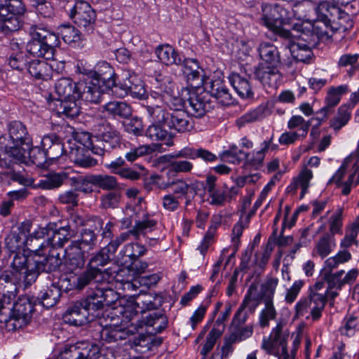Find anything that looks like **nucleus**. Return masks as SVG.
<instances>
[{
    "label": "nucleus",
    "instance_id": "24",
    "mask_svg": "<svg viewBox=\"0 0 359 359\" xmlns=\"http://www.w3.org/2000/svg\"><path fill=\"white\" fill-rule=\"evenodd\" d=\"M116 282V287L123 291L134 292L142 285L138 277L130 274V269L121 268L113 277Z\"/></svg>",
    "mask_w": 359,
    "mask_h": 359
},
{
    "label": "nucleus",
    "instance_id": "17",
    "mask_svg": "<svg viewBox=\"0 0 359 359\" xmlns=\"http://www.w3.org/2000/svg\"><path fill=\"white\" fill-rule=\"evenodd\" d=\"M86 255L87 253L81 250L76 243H71L65 251V270L72 273L83 269L86 264Z\"/></svg>",
    "mask_w": 359,
    "mask_h": 359
},
{
    "label": "nucleus",
    "instance_id": "39",
    "mask_svg": "<svg viewBox=\"0 0 359 359\" xmlns=\"http://www.w3.org/2000/svg\"><path fill=\"white\" fill-rule=\"evenodd\" d=\"M135 320H137V322H135L137 329L139 327H142V323H144L146 326L153 327V330L155 332H161L167 326V320L165 317L158 312H152L148 313L144 317L142 321L140 323H139V315L137 314Z\"/></svg>",
    "mask_w": 359,
    "mask_h": 359
},
{
    "label": "nucleus",
    "instance_id": "42",
    "mask_svg": "<svg viewBox=\"0 0 359 359\" xmlns=\"http://www.w3.org/2000/svg\"><path fill=\"white\" fill-rule=\"evenodd\" d=\"M97 73L98 78L94 79L106 85V88L110 89L115 85V73L113 67L107 62H100L97 65Z\"/></svg>",
    "mask_w": 359,
    "mask_h": 359
},
{
    "label": "nucleus",
    "instance_id": "59",
    "mask_svg": "<svg viewBox=\"0 0 359 359\" xmlns=\"http://www.w3.org/2000/svg\"><path fill=\"white\" fill-rule=\"evenodd\" d=\"M210 95L222 105H229L232 102V97L229 90L222 84H213L210 90Z\"/></svg>",
    "mask_w": 359,
    "mask_h": 359
},
{
    "label": "nucleus",
    "instance_id": "18",
    "mask_svg": "<svg viewBox=\"0 0 359 359\" xmlns=\"http://www.w3.org/2000/svg\"><path fill=\"white\" fill-rule=\"evenodd\" d=\"M187 82L193 88H199L204 84L203 69L196 59L185 58L180 65Z\"/></svg>",
    "mask_w": 359,
    "mask_h": 359
},
{
    "label": "nucleus",
    "instance_id": "58",
    "mask_svg": "<svg viewBox=\"0 0 359 359\" xmlns=\"http://www.w3.org/2000/svg\"><path fill=\"white\" fill-rule=\"evenodd\" d=\"M311 126V121H305V119L299 115L292 116L287 122V128L292 130L297 129V134L300 135L302 138L307 135Z\"/></svg>",
    "mask_w": 359,
    "mask_h": 359
},
{
    "label": "nucleus",
    "instance_id": "56",
    "mask_svg": "<svg viewBox=\"0 0 359 359\" xmlns=\"http://www.w3.org/2000/svg\"><path fill=\"white\" fill-rule=\"evenodd\" d=\"M104 109L113 116L128 117L131 114V108L123 102L111 101L104 105Z\"/></svg>",
    "mask_w": 359,
    "mask_h": 359
},
{
    "label": "nucleus",
    "instance_id": "15",
    "mask_svg": "<svg viewBox=\"0 0 359 359\" xmlns=\"http://www.w3.org/2000/svg\"><path fill=\"white\" fill-rule=\"evenodd\" d=\"M189 105L187 106V113L191 116L201 118L212 109L210 95L206 91L201 93L189 91L187 97Z\"/></svg>",
    "mask_w": 359,
    "mask_h": 359
},
{
    "label": "nucleus",
    "instance_id": "62",
    "mask_svg": "<svg viewBox=\"0 0 359 359\" xmlns=\"http://www.w3.org/2000/svg\"><path fill=\"white\" fill-rule=\"evenodd\" d=\"M278 284V278L268 276L264 283L262 285V297L265 301H271L273 297L276 287Z\"/></svg>",
    "mask_w": 359,
    "mask_h": 359
},
{
    "label": "nucleus",
    "instance_id": "19",
    "mask_svg": "<svg viewBox=\"0 0 359 359\" xmlns=\"http://www.w3.org/2000/svg\"><path fill=\"white\" fill-rule=\"evenodd\" d=\"M174 88V83L170 81L168 79H164L158 83L154 89L151 91L150 95L147 97L148 104L147 106L160 105L163 101H167L173 93Z\"/></svg>",
    "mask_w": 359,
    "mask_h": 359
},
{
    "label": "nucleus",
    "instance_id": "64",
    "mask_svg": "<svg viewBox=\"0 0 359 359\" xmlns=\"http://www.w3.org/2000/svg\"><path fill=\"white\" fill-rule=\"evenodd\" d=\"M30 6L36 12L44 18H50L53 15V8L48 0H29Z\"/></svg>",
    "mask_w": 359,
    "mask_h": 359
},
{
    "label": "nucleus",
    "instance_id": "31",
    "mask_svg": "<svg viewBox=\"0 0 359 359\" xmlns=\"http://www.w3.org/2000/svg\"><path fill=\"white\" fill-rule=\"evenodd\" d=\"M88 274L81 273L78 276L70 275L69 277L61 278L57 286L60 289V292L62 290L69 291L73 289L81 290L85 287L90 284Z\"/></svg>",
    "mask_w": 359,
    "mask_h": 359
},
{
    "label": "nucleus",
    "instance_id": "60",
    "mask_svg": "<svg viewBox=\"0 0 359 359\" xmlns=\"http://www.w3.org/2000/svg\"><path fill=\"white\" fill-rule=\"evenodd\" d=\"M253 334V326H238L232 327V331L229 336V341L231 343L241 342L250 338Z\"/></svg>",
    "mask_w": 359,
    "mask_h": 359
},
{
    "label": "nucleus",
    "instance_id": "35",
    "mask_svg": "<svg viewBox=\"0 0 359 359\" xmlns=\"http://www.w3.org/2000/svg\"><path fill=\"white\" fill-rule=\"evenodd\" d=\"M269 114L268 107L265 104H261L255 109L248 111L236 121V124L238 128L245 127L246 125L259 121Z\"/></svg>",
    "mask_w": 359,
    "mask_h": 359
},
{
    "label": "nucleus",
    "instance_id": "25",
    "mask_svg": "<svg viewBox=\"0 0 359 359\" xmlns=\"http://www.w3.org/2000/svg\"><path fill=\"white\" fill-rule=\"evenodd\" d=\"M154 53L158 61L166 66L180 65L182 59L175 49L168 43L160 44L156 47Z\"/></svg>",
    "mask_w": 359,
    "mask_h": 359
},
{
    "label": "nucleus",
    "instance_id": "43",
    "mask_svg": "<svg viewBox=\"0 0 359 359\" xmlns=\"http://www.w3.org/2000/svg\"><path fill=\"white\" fill-rule=\"evenodd\" d=\"M76 87L77 83H74L70 78H61L56 82L55 90L59 99L76 97Z\"/></svg>",
    "mask_w": 359,
    "mask_h": 359
},
{
    "label": "nucleus",
    "instance_id": "46",
    "mask_svg": "<svg viewBox=\"0 0 359 359\" xmlns=\"http://www.w3.org/2000/svg\"><path fill=\"white\" fill-rule=\"evenodd\" d=\"M26 48L27 53L31 56L36 57H44L46 60H49L52 57L50 53L43 46L41 40L37 39L35 31L33 33L32 39L27 43Z\"/></svg>",
    "mask_w": 359,
    "mask_h": 359
},
{
    "label": "nucleus",
    "instance_id": "29",
    "mask_svg": "<svg viewBox=\"0 0 359 359\" xmlns=\"http://www.w3.org/2000/svg\"><path fill=\"white\" fill-rule=\"evenodd\" d=\"M154 182L158 185V187L161 189H165L170 187L171 185H174L173 194H180L185 198H187L189 194H193V196H195L197 194V190L201 185V183L197 181L191 184H187L183 180L161 183L154 181Z\"/></svg>",
    "mask_w": 359,
    "mask_h": 359
},
{
    "label": "nucleus",
    "instance_id": "61",
    "mask_svg": "<svg viewBox=\"0 0 359 359\" xmlns=\"http://www.w3.org/2000/svg\"><path fill=\"white\" fill-rule=\"evenodd\" d=\"M348 91V86L346 85H341L337 87L330 88L327 91V95L325 98L327 109L333 107L339 104L341 97L343 94Z\"/></svg>",
    "mask_w": 359,
    "mask_h": 359
},
{
    "label": "nucleus",
    "instance_id": "63",
    "mask_svg": "<svg viewBox=\"0 0 359 359\" xmlns=\"http://www.w3.org/2000/svg\"><path fill=\"white\" fill-rule=\"evenodd\" d=\"M121 194L118 190L109 191L100 197V206L104 209L116 208L121 201Z\"/></svg>",
    "mask_w": 359,
    "mask_h": 359
},
{
    "label": "nucleus",
    "instance_id": "41",
    "mask_svg": "<svg viewBox=\"0 0 359 359\" xmlns=\"http://www.w3.org/2000/svg\"><path fill=\"white\" fill-rule=\"evenodd\" d=\"M99 135L102 142L109 144V148H115L121 142L120 133L109 123L100 126Z\"/></svg>",
    "mask_w": 359,
    "mask_h": 359
},
{
    "label": "nucleus",
    "instance_id": "34",
    "mask_svg": "<svg viewBox=\"0 0 359 359\" xmlns=\"http://www.w3.org/2000/svg\"><path fill=\"white\" fill-rule=\"evenodd\" d=\"M27 71L30 76L37 80L51 79V67L45 60H33L28 63Z\"/></svg>",
    "mask_w": 359,
    "mask_h": 359
},
{
    "label": "nucleus",
    "instance_id": "27",
    "mask_svg": "<svg viewBox=\"0 0 359 359\" xmlns=\"http://www.w3.org/2000/svg\"><path fill=\"white\" fill-rule=\"evenodd\" d=\"M316 306L311 297L300 299L295 305V317L306 316V319L311 317L313 320H318L323 309L316 310Z\"/></svg>",
    "mask_w": 359,
    "mask_h": 359
},
{
    "label": "nucleus",
    "instance_id": "7",
    "mask_svg": "<svg viewBox=\"0 0 359 359\" xmlns=\"http://www.w3.org/2000/svg\"><path fill=\"white\" fill-rule=\"evenodd\" d=\"M32 229V223L29 221H25L21 224L18 228V231H13L6 238V248L13 253L26 250L29 252V255L32 253H39L40 246L39 243H34L32 238H28V233Z\"/></svg>",
    "mask_w": 359,
    "mask_h": 359
},
{
    "label": "nucleus",
    "instance_id": "26",
    "mask_svg": "<svg viewBox=\"0 0 359 359\" xmlns=\"http://www.w3.org/2000/svg\"><path fill=\"white\" fill-rule=\"evenodd\" d=\"M102 294L101 288L96 287L88 294L85 299L81 301L83 306L89 313L92 312V316H97L98 319L102 317L100 310L106 306Z\"/></svg>",
    "mask_w": 359,
    "mask_h": 359
},
{
    "label": "nucleus",
    "instance_id": "44",
    "mask_svg": "<svg viewBox=\"0 0 359 359\" xmlns=\"http://www.w3.org/2000/svg\"><path fill=\"white\" fill-rule=\"evenodd\" d=\"M35 32L37 39L41 40L43 46L53 57L54 48L60 43L58 36L55 33L46 29L37 28Z\"/></svg>",
    "mask_w": 359,
    "mask_h": 359
},
{
    "label": "nucleus",
    "instance_id": "45",
    "mask_svg": "<svg viewBox=\"0 0 359 359\" xmlns=\"http://www.w3.org/2000/svg\"><path fill=\"white\" fill-rule=\"evenodd\" d=\"M327 287L325 282L318 281L311 288L310 297L313 298V301L316 304V309H324L327 302Z\"/></svg>",
    "mask_w": 359,
    "mask_h": 359
},
{
    "label": "nucleus",
    "instance_id": "54",
    "mask_svg": "<svg viewBox=\"0 0 359 359\" xmlns=\"http://www.w3.org/2000/svg\"><path fill=\"white\" fill-rule=\"evenodd\" d=\"M359 232V216L356 218L355 221L352 223L345 231V236L340 242L341 248L344 250L350 248L352 245H358V242L356 239Z\"/></svg>",
    "mask_w": 359,
    "mask_h": 359
},
{
    "label": "nucleus",
    "instance_id": "49",
    "mask_svg": "<svg viewBox=\"0 0 359 359\" xmlns=\"http://www.w3.org/2000/svg\"><path fill=\"white\" fill-rule=\"evenodd\" d=\"M91 182L95 186L105 191H114L118 189V182L117 179L109 175H92Z\"/></svg>",
    "mask_w": 359,
    "mask_h": 359
},
{
    "label": "nucleus",
    "instance_id": "12",
    "mask_svg": "<svg viewBox=\"0 0 359 359\" xmlns=\"http://www.w3.org/2000/svg\"><path fill=\"white\" fill-rule=\"evenodd\" d=\"M289 332L285 329L282 323L274 327L268 337H264L261 344V348L269 355L278 354V350L287 345Z\"/></svg>",
    "mask_w": 359,
    "mask_h": 359
},
{
    "label": "nucleus",
    "instance_id": "11",
    "mask_svg": "<svg viewBox=\"0 0 359 359\" xmlns=\"http://www.w3.org/2000/svg\"><path fill=\"white\" fill-rule=\"evenodd\" d=\"M69 17L80 27L87 32H92L96 21V13L88 1L76 2L69 11Z\"/></svg>",
    "mask_w": 359,
    "mask_h": 359
},
{
    "label": "nucleus",
    "instance_id": "16",
    "mask_svg": "<svg viewBox=\"0 0 359 359\" xmlns=\"http://www.w3.org/2000/svg\"><path fill=\"white\" fill-rule=\"evenodd\" d=\"M76 97L86 102L98 103L101 100L104 90L101 89L97 81H81L77 83Z\"/></svg>",
    "mask_w": 359,
    "mask_h": 359
},
{
    "label": "nucleus",
    "instance_id": "36",
    "mask_svg": "<svg viewBox=\"0 0 359 359\" xmlns=\"http://www.w3.org/2000/svg\"><path fill=\"white\" fill-rule=\"evenodd\" d=\"M70 177L71 173L67 171L50 172L39 181L36 187L43 189H56L60 187L66 180H70Z\"/></svg>",
    "mask_w": 359,
    "mask_h": 359
},
{
    "label": "nucleus",
    "instance_id": "33",
    "mask_svg": "<svg viewBox=\"0 0 359 359\" xmlns=\"http://www.w3.org/2000/svg\"><path fill=\"white\" fill-rule=\"evenodd\" d=\"M77 97L58 99L56 100L55 110L57 114L66 117L74 118L80 113V106Z\"/></svg>",
    "mask_w": 359,
    "mask_h": 359
},
{
    "label": "nucleus",
    "instance_id": "5",
    "mask_svg": "<svg viewBox=\"0 0 359 359\" xmlns=\"http://www.w3.org/2000/svg\"><path fill=\"white\" fill-rule=\"evenodd\" d=\"M26 12L21 0H4L0 3V30L5 34L18 31L22 26L20 17Z\"/></svg>",
    "mask_w": 359,
    "mask_h": 359
},
{
    "label": "nucleus",
    "instance_id": "23",
    "mask_svg": "<svg viewBox=\"0 0 359 359\" xmlns=\"http://www.w3.org/2000/svg\"><path fill=\"white\" fill-rule=\"evenodd\" d=\"M147 252L146 248L137 243H130L123 246L117 257V262L123 266L136 261Z\"/></svg>",
    "mask_w": 359,
    "mask_h": 359
},
{
    "label": "nucleus",
    "instance_id": "6",
    "mask_svg": "<svg viewBox=\"0 0 359 359\" xmlns=\"http://www.w3.org/2000/svg\"><path fill=\"white\" fill-rule=\"evenodd\" d=\"M11 268V276L6 275V280L21 282L28 286L34 283L38 277L34 259L32 262L25 254L20 252L15 253Z\"/></svg>",
    "mask_w": 359,
    "mask_h": 359
},
{
    "label": "nucleus",
    "instance_id": "2",
    "mask_svg": "<svg viewBox=\"0 0 359 359\" xmlns=\"http://www.w3.org/2000/svg\"><path fill=\"white\" fill-rule=\"evenodd\" d=\"M257 52L260 62L254 69L255 78L264 86L277 88L283 79L279 70L281 59L278 48L271 42H262Z\"/></svg>",
    "mask_w": 359,
    "mask_h": 359
},
{
    "label": "nucleus",
    "instance_id": "4",
    "mask_svg": "<svg viewBox=\"0 0 359 359\" xmlns=\"http://www.w3.org/2000/svg\"><path fill=\"white\" fill-rule=\"evenodd\" d=\"M151 122L158 123L180 133L189 131L194 127L188 113L184 110L168 111L162 105L146 106Z\"/></svg>",
    "mask_w": 359,
    "mask_h": 359
},
{
    "label": "nucleus",
    "instance_id": "38",
    "mask_svg": "<svg viewBox=\"0 0 359 359\" xmlns=\"http://www.w3.org/2000/svg\"><path fill=\"white\" fill-rule=\"evenodd\" d=\"M229 82L237 94L242 98H249L253 96L252 88L250 81L239 74L232 73Z\"/></svg>",
    "mask_w": 359,
    "mask_h": 359
},
{
    "label": "nucleus",
    "instance_id": "13",
    "mask_svg": "<svg viewBox=\"0 0 359 359\" xmlns=\"http://www.w3.org/2000/svg\"><path fill=\"white\" fill-rule=\"evenodd\" d=\"M33 305L26 297H19L14 303L8 320L6 321L16 330L28 323L32 317Z\"/></svg>",
    "mask_w": 359,
    "mask_h": 359
},
{
    "label": "nucleus",
    "instance_id": "30",
    "mask_svg": "<svg viewBox=\"0 0 359 359\" xmlns=\"http://www.w3.org/2000/svg\"><path fill=\"white\" fill-rule=\"evenodd\" d=\"M276 147L277 145L272 144V137L269 140L264 141L261 144L260 150L245 154L246 163L255 169H258L263 165L265 154L269 149H276Z\"/></svg>",
    "mask_w": 359,
    "mask_h": 359
},
{
    "label": "nucleus",
    "instance_id": "37",
    "mask_svg": "<svg viewBox=\"0 0 359 359\" xmlns=\"http://www.w3.org/2000/svg\"><path fill=\"white\" fill-rule=\"evenodd\" d=\"M351 259V254L346 250L339 251L334 256L327 258L323 264L322 276L323 278L331 276V273L340 264L348 262Z\"/></svg>",
    "mask_w": 359,
    "mask_h": 359
},
{
    "label": "nucleus",
    "instance_id": "51",
    "mask_svg": "<svg viewBox=\"0 0 359 359\" xmlns=\"http://www.w3.org/2000/svg\"><path fill=\"white\" fill-rule=\"evenodd\" d=\"M189 95V89L188 88H182L180 97L175 96L172 93L167 101H163V102H161L160 105L163 106L165 109V106H168L169 107V110H168V111L183 110V108L185 106V102L187 100Z\"/></svg>",
    "mask_w": 359,
    "mask_h": 359
},
{
    "label": "nucleus",
    "instance_id": "47",
    "mask_svg": "<svg viewBox=\"0 0 359 359\" xmlns=\"http://www.w3.org/2000/svg\"><path fill=\"white\" fill-rule=\"evenodd\" d=\"M60 294V289L57 286L53 285L47 290L41 291L39 294L38 299L40 300V302L43 307L48 309L57 304Z\"/></svg>",
    "mask_w": 359,
    "mask_h": 359
},
{
    "label": "nucleus",
    "instance_id": "32",
    "mask_svg": "<svg viewBox=\"0 0 359 359\" xmlns=\"http://www.w3.org/2000/svg\"><path fill=\"white\" fill-rule=\"evenodd\" d=\"M55 225L52 226V229L50 230V235L48 238L47 240L43 241L41 244H47L49 245V248L56 249L57 248L62 247L65 243L71 237L70 233V226H66L63 227H60L58 229H55Z\"/></svg>",
    "mask_w": 359,
    "mask_h": 359
},
{
    "label": "nucleus",
    "instance_id": "53",
    "mask_svg": "<svg viewBox=\"0 0 359 359\" xmlns=\"http://www.w3.org/2000/svg\"><path fill=\"white\" fill-rule=\"evenodd\" d=\"M309 4H306L302 9V12L304 13V8L309 5V2L312 1L317 5L316 8V13L320 14L323 17H327L329 13H331L332 9H335L339 4H343L345 0H305Z\"/></svg>",
    "mask_w": 359,
    "mask_h": 359
},
{
    "label": "nucleus",
    "instance_id": "14",
    "mask_svg": "<svg viewBox=\"0 0 359 359\" xmlns=\"http://www.w3.org/2000/svg\"><path fill=\"white\" fill-rule=\"evenodd\" d=\"M11 157L14 161L27 165L34 164L36 166H42L46 160V151L38 147H23L20 148L13 147L10 150Z\"/></svg>",
    "mask_w": 359,
    "mask_h": 359
},
{
    "label": "nucleus",
    "instance_id": "3",
    "mask_svg": "<svg viewBox=\"0 0 359 359\" xmlns=\"http://www.w3.org/2000/svg\"><path fill=\"white\" fill-rule=\"evenodd\" d=\"M308 4V1L297 3L291 11L276 4H263L260 22L281 37L290 39L292 36V32L283 28V26L290 24L292 18L304 19L306 14L302 12V8Z\"/></svg>",
    "mask_w": 359,
    "mask_h": 359
},
{
    "label": "nucleus",
    "instance_id": "57",
    "mask_svg": "<svg viewBox=\"0 0 359 359\" xmlns=\"http://www.w3.org/2000/svg\"><path fill=\"white\" fill-rule=\"evenodd\" d=\"M157 222L148 217L137 222L133 227L128 231L130 236H133L135 239L138 238L140 235H145L154 230L156 226Z\"/></svg>",
    "mask_w": 359,
    "mask_h": 359
},
{
    "label": "nucleus",
    "instance_id": "10",
    "mask_svg": "<svg viewBox=\"0 0 359 359\" xmlns=\"http://www.w3.org/2000/svg\"><path fill=\"white\" fill-rule=\"evenodd\" d=\"M111 257L106 250L102 248L90 259L87 269L83 273L90 276L89 277L90 283H104L110 281L111 274L109 271H102L98 266L106 265Z\"/></svg>",
    "mask_w": 359,
    "mask_h": 359
},
{
    "label": "nucleus",
    "instance_id": "50",
    "mask_svg": "<svg viewBox=\"0 0 359 359\" xmlns=\"http://www.w3.org/2000/svg\"><path fill=\"white\" fill-rule=\"evenodd\" d=\"M72 243H76L81 250L88 254L97 245V236L93 230L85 229L81 233V239Z\"/></svg>",
    "mask_w": 359,
    "mask_h": 359
},
{
    "label": "nucleus",
    "instance_id": "52",
    "mask_svg": "<svg viewBox=\"0 0 359 359\" xmlns=\"http://www.w3.org/2000/svg\"><path fill=\"white\" fill-rule=\"evenodd\" d=\"M357 151L358 155H351L348 158H353V172L348 177V182L344 184L342 194L346 196L349 194L351 189L353 185L359 184V142L358 143Z\"/></svg>",
    "mask_w": 359,
    "mask_h": 359
},
{
    "label": "nucleus",
    "instance_id": "21",
    "mask_svg": "<svg viewBox=\"0 0 359 359\" xmlns=\"http://www.w3.org/2000/svg\"><path fill=\"white\" fill-rule=\"evenodd\" d=\"M170 156L175 158H189L191 160L201 158L206 163H212L217 159V156L208 149L202 147L194 148L191 147H185L173 153Z\"/></svg>",
    "mask_w": 359,
    "mask_h": 359
},
{
    "label": "nucleus",
    "instance_id": "8",
    "mask_svg": "<svg viewBox=\"0 0 359 359\" xmlns=\"http://www.w3.org/2000/svg\"><path fill=\"white\" fill-rule=\"evenodd\" d=\"M8 134L10 140H8L6 136L0 137V149L10 157V150L13 147L21 149L32 144V140L29 135L27 128L20 121H13L9 124Z\"/></svg>",
    "mask_w": 359,
    "mask_h": 359
},
{
    "label": "nucleus",
    "instance_id": "1",
    "mask_svg": "<svg viewBox=\"0 0 359 359\" xmlns=\"http://www.w3.org/2000/svg\"><path fill=\"white\" fill-rule=\"evenodd\" d=\"M135 302L117 305L102 312L97 320L98 327L93 334L95 340L104 343L115 342L126 339L137 331L135 322L137 316Z\"/></svg>",
    "mask_w": 359,
    "mask_h": 359
},
{
    "label": "nucleus",
    "instance_id": "9",
    "mask_svg": "<svg viewBox=\"0 0 359 359\" xmlns=\"http://www.w3.org/2000/svg\"><path fill=\"white\" fill-rule=\"evenodd\" d=\"M39 246L41 250L39 253L30 255L32 259H34V265L38 271V275L40 271L51 272L57 270L62 263L57 249L49 248L48 243L39 244Z\"/></svg>",
    "mask_w": 359,
    "mask_h": 359
},
{
    "label": "nucleus",
    "instance_id": "48",
    "mask_svg": "<svg viewBox=\"0 0 359 359\" xmlns=\"http://www.w3.org/2000/svg\"><path fill=\"white\" fill-rule=\"evenodd\" d=\"M134 78H138V76L135 74L125 73L122 78V81H119L118 83L115 81V85L111 87L110 89L111 90L112 93L119 97H123L128 95L130 87L134 84Z\"/></svg>",
    "mask_w": 359,
    "mask_h": 359
},
{
    "label": "nucleus",
    "instance_id": "40",
    "mask_svg": "<svg viewBox=\"0 0 359 359\" xmlns=\"http://www.w3.org/2000/svg\"><path fill=\"white\" fill-rule=\"evenodd\" d=\"M336 241L332 235L324 234L315 244L313 255L319 256L322 259L328 256L335 248Z\"/></svg>",
    "mask_w": 359,
    "mask_h": 359
},
{
    "label": "nucleus",
    "instance_id": "28",
    "mask_svg": "<svg viewBox=\"0 0 359 359\" xmlns=\"http://www.w3.org/2000/svg\"><path fill=\"white\" fill-rule=\"evenodd\" d=\"M313 177V171L306 166H303L298 175L293 178L291 184L287 187L288 191L295 192L298 188H300L302 189L300 196L303 198L308 191Z\"/></svg>",
    "mask_w": 359,
    "mask_h": 359
},
{
    "label": "nucleus",
    "instance_id": "55",
    "mask_svg": "<svg viewBox=\"0 0 359 359\" xmlns=\"http://www.w3.org/2000/svg\"><path fill=\"white\" fill-rule=\"evenodd\" d=\"M351 114V111L347 106H341L338 109L337 115L330 121V127L336 132L339 131L348 123Z\"/></svg>",
    "mask_w": 359,
    "mask_h": 359
},
{
    "label": "nucleus",
    "instance_id": "22",
    "mask_svg": "<svg viewBox=\"0 0 359 359\" xmlns=\"http://www.w3.org/2000/svg\"><path fill=\"white\" fill-rule=\"evenodd\" d=\"M288 48H290L292 56L297 61L306 63L312 59L313 52L310 46L306 44L300 38H297L292 33Z\"/></svg>",
    "mask_w": 359,
    "mask_h": 359
},
{
    "label": "nucleus",
    "instance_id": "20",
    "mask_svg": "<svg viewBox=\"0 0 359 359\" xmlns=\"http://www.w3.org/2000/svg\"><path fill=\"white\" fill-rule=\"evenodd\" d=\"M63 319L65 323L74 326H81L92 320L89 311L81 302H76L69 308L64 314Z\"/></svg>",
    "mask_w": 359,
    "mask_h": 359
}]
</instances>
